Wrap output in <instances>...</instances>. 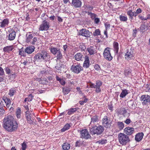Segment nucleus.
Wrapping results in <instances>:
<instances>
[{"instance_id": "1", "label": "nucleus", "mask_w": 150, "mask_h": 150, "mask_svg": "<svg viewBox=\"0 0 150 150\" xmlns=\"http://www.w3.org/2000/svg\"><path fill=\"white\" fill-rule=\"evenodd\" d=\"M13 119V116L9 115L5 116L3 120L4 127L7 131L11 132L16 130L18 127L17 123L14 124Z\"/></svg>"}, {"instance_id": "2", "label": "nucleus", "mask_w": 150, "mask_h": 150, "mask_svg": "<svg viewBox=\"0 0 150 150\" xmlns=\"http://www.w3.org/2000/svg\"><path fill=\"white\" fill-rule=\"evenodd\" d=\"M118 137L120 143L122 145H125L130 141L129 137L124 133H120Z\"/></svg>"}, {"instance_id": "3", "label": "nucleus", "mask_w": 150, "mask_h": 150, "mask_svg": "<svg viewBox=\"0 0 150 150\" xmlns=\"http://www.w3.org/2000/svg\"><path fill=\"white\" fill-rule=\"evenodd\" d=\"M104 131V128L103 126L100 125L98 127L95 126L90 129V132L91 134H100Z\"/></svg>"}, {"instance_id": "4", "label": "nucleus", "mask_w": 150, "mask_h": 150, "mask_svg": "<svg viewBox=\"0 0 150 150\" xmlns=\"http://www.w3.org/2000/svg\"><path fill=\"white\" fill-rule=\"evenodd\" d=\"M48 53L45 51H42L40 53H37L35 56V59L38 61L45 60L47 57Z\"/></svg>"}, {"instance_id": "5", "label": "nucleus", "mask_w": 150, "mask_h": 150, "mask_svg": "<svg viewBox=\"0 0 150 150\" xmlns=\"http://www.w3.org/2000/svg\"><path fill=\"white\" fill-rule=\"evenodd\" d=\"M102 85V83L99 80L96 81V84L92 83L89 84L90 87L92 88H96L95 91L97 93H99L100 92L101 89L100 87Z\"/></svg>"}, {"instance_id": "6", "label": "nucleus", "mask_w": 150, "mask_h": 150, "mask_svg": "<svg viewBox=\"0 0 150 150\" xmlns=\"http://www.w3.org/2000/svg\"><path fill=\"white\" fill-rule=\"evenodd\" d=\"M16 37V32L12 29H10L8 31L6 35L8 40L11 41L14 39Z\"/></svg>"}, {"instance_id": "7", "label": "nucleus", "mask_w": 150, "mask_h": 150, "mask_svg": "<svg viewBox=\"0 0 150 150\" xmlns=\"http://www.w3.org/2000/svg\"><path fill=\"white\" fill-rule=\"evenodd\" d=\"M27 38L26 40V42L27 43L30 42V44L33 45H35V43L37 40V38L36 37L33 38V36L32 34H30L28 35V33L26 35Z\"/></svg>"}, {"instance_id": "8", "label": "nucleus", "mask_w": 150, "mask_h": 150, "mask_svg": "<svg viewBox=\"0 0 150 150\" xmlns=\"http://www.w3.org/2000/svg\"><path fill=\"white\" fill-rule=\"evenodd\" d=\"M91 137L88 132V130L86 129H82L80 131V137L84 139H88Z\"/></svg>"}, {"instance_id": "9", "label": "nucleus", "mask_w": 150, "mask_h": 150, "mask_svg": "<svg viewBox=\"0 0 150 150\" xmlns=\"http://www.w3.org/2000/svg\"><path fill=\"white\" fill-rule=\"evenodd\" d=\"M109 48L108 47L106 48L104 50L103 56L105 59L108 61H111L112 58L110 53Z\"/></svg>"}, {"instance_id": "10", "label": "nucleus", "mask_w": 150, "mask_h": 150, "mask_svg": "<svg viewBox=\"0 0 150 150\" xmlns=\"http://www.w3.org/2000/svg\"><path fill=\"white\" fill-rule=\"evenodd\" d=\"M71 69L74 72L78 74L83 70V68L80 64H78L76 65H72L71 67Z\"/></svg>"}, {"instance_id": "11", "label": "nucleus", "mask_w": 150, "mask_h": 150, "mask_svg": "<svg viewBox=\"0 0 150 150\" xmlns=\"http://www.w3.org/2000/svg\"><path fill=\"white\" fill-rule=\"evenodd\" d=\"M102 122L103 125V126L108 128L110 127L111 126V124L112 123V121L107 116H105L103 118Z\"/></svg>"}, {"instance_id": "12", "label": "nucleus", "mask_w": 150, "mask_h": 150, "mask_svg": "<svg viewBox=\"0 0 150 150\" xmlns=\"http://www.w3.org/2000/svg\"><path fill=\"white\" fill-rule=\"evenodd\" d=\"M133 52V50L131 48L130 49H128L125 55V59L127 60H130L132 59H134V57Z\"/></svg>"}, {"instance_id": "13", "label": "nucleus", "mask_w": 150, "mask_h": 150, "mask_svg": "<svg viewBox=\"0 0 150 150\" xmlns=\"http://www.w3.org/2000/svg\"><path fill=\"white\" fill-rule=\"evenodd\" d=\"M49 28V24L46 20L44 21L40 25L39 30L41 31L47 30Z\"/></svg>"}, {"instance_id": "14", "label": "nucleus", "mask_w": 150, "mask_h": 150, "mask_svg": "<svg viewBox=\"0 0 150 150\" xmlns=\"http://www.w3.org/2000/svg\"><path fill=\"white\" fill-rule=\"evenodd\" d=\"M141 100L143 105H147L150 103V96L147 95H142L141 97Z\"/></svg>"}, {"instance_id": "15", "label": "nucleus", "mask_w": 150, "mask_h": 150, "mask_svg": "<svg viewBox=\"0 0 150 150\" xmlns=\"http://www.w3.org/2000/svg\"><path fill=\"white\" fill-rule=\"evenodd\" d=\"M91 121L90 124V125L94 126L97 124L99 121L98 116L97 115L92 116L91 117Z\"/></svg>"}, {"instance_id": "16", "label": "nucleus", "mask_w": 150, "mask_h": 150, "mask_svg": "<svg viewBox=\"0 0 150 150\" xmlns=\"http://www.w3.org/2000/svg\"><path fill=\"white\" fill-rule=\"evenodd\" d=\"M79 35L86 37H89L90 36L91 33L89 31L85 29H82L79 32Z\"/></svg>"}, {"instance_id": "17", "label": "nucleus", "mask_w": 150, "mask_h": 150, "mask_svg": "<svg viewBox=\"0 0 150 150\" xmlns=\"http://www.w3.org/2000/svg\"><path fill=\"white\" fill-rule=\"evenodd\" d=\"M26 118L28 122L30 124H32L34 122V119L32 118V115L29 112H27L25 114Z\"/></svg>"}, {"instance_id": "18", "label": "nucleus", "mask_w": 150, "mask_h": 150, "mask_svg": "<svg viewBox=\"0 0 150 150\" xmlns=\"http://www.w3.org/2000/svg\"><path fill=\"white\" fill-rule=\"evenodd\" d=\"M134 130L133 128L129 127L125 128L124 129V132L127 135H131L134 132Z\"/></svg>"}, {"instance_id": "19", "label": "nucleus", "mask_w": 150, "mask_h": 150, "mask_svg": "<svg viewBox=\"0 0 150 150\" xmlns=\"http://www.w3.org/2000/svg\"><path fill=\"white\" fill-rule=\"evenodd\" d=\"M2 100L5 103L6 108H9L11 105V101L10 99L6 96H4L2 98Z\"/></svg>"}, {"instance_id": "20", "label": "nucleus", "mask_w": 150, "mask_h": 150, "mask_svg": "<svg viewBox=\"0 0 150 150\" xmlns=\"http://www.w3.org/2000/svg\"><path fill=\"white\" fill-rule=\"evenodd\" d=\"M14 48V47L13 45L6 46L3 48V51L6 53H9Z\"/></svg>"}, {"instance_id": "21", "label": "nucleus", "mask_w": 150, "mask_h": 150, "mask_svg": "<svg viewBox=\"0 0 150 150\" xmlns=\"http://www.w3.org/2000/svg\"><path fill=\"white\" fill-rule=\"evenodd\" d=\"M72 4L75 8L79 7L81 6V2L80 0H72Z\"/></svg>"}, {"instance_id": "22", "label": "nucleus", "mask_w": 150, "mask_h": 150, "mask_svg": "<svg viewBox=\"0 0 150 150\" xmlns=\"http://www.w3.org/2000/svg\"><path fill=\"white\" fill-rule=\"evenodd\" d=\"M90 65V60L89 57L86 55L85 57V61L83 64V67L85 68L89 67Z\"/></svg>"}, {"instance_id": "23", "label": "nucleus", "mask_w": 150, "mask_h": 150, "mask_svg": "<svg viewBox=\"0 0 150 150\" xmlns=\"http://www.w3.org/2000/svg\"><path fill=\"white\" fill-rule=\"evenodd\" d=\"M35 48L33 46H29L26 47L25 52L28 54H31L34 51Z\"/></svg>"}, {"instance_id": "24", "label": "nucleus", "mask_w": 150, "mask_h": 150, "mask_svg": "<svg viewBox=\"0 0 150 150\" xmlns=\"http://www.w3.org/2000/svg\"><path fill=\"white\" fill-rule=\"evenodd\" d=\"M1 23L0 26L1 28H4L7 27L9 23L8 20L7 18L5 19Z\"/></svg>"}, {"instance_id": "25", "label": "nucleus", "mask_w": 150, "mask_h": 150, "mask_svg": "<svg viewBox=\"0 0 150 150\" xmlns=\"http://www.w3.org/2000/svg\"><path fill=\"white\" fill-rule=\"evenodd\" d=\"M75 59L78 61L83 60V57L82 54L80 53H77L75 56Z\"/></svg>"}, {"instance_id": "26", "label": "nucleus", "mask_w": 150, "mask_h": 150, "mask_svg": "<svg viewBox=\"0 0 150 150\" xmlns=\"http://www.w3.org/2000/svg\"><path fill=\"white\" fill-rule=\"evenodd\" d=\"M87 51L90 55L94 54L96 53V50L95 48L93 46H91L87 48Z\"/></svg>"}, {"instance_id": "27", "label": "nucleus", "mask_w": 150, "mask_h": 150, "mask_svg": "<svg viewBox=\"0 0 150 150\" xmlns=\"http://www.w3.org/2000/svg\"><path fill=\"white\" fill-rule=\"evenodd\" d=\"M144 134L143 133H141L136 134L135 136V140L139 142L143 138Z\"/></svg>"}, {"instance_id": "28", "label": "nucleus", "mask_w": 150, "mask_h": 150, "mask_svg": "<svg viewBox=\"0 0 150 150\" xmlns=\"http://www.w3.org/2000/svg\"><path fill=\"white\" fill-rule=\"evenodd\" d=\"M50 49L51 52L54 55L56 54L58 50H59V49L57 47H51L50 48Z\"/></svg>"}, {"instance_id": "29", "label": "nucleus", "mask_w": 150, "mask_h": 150, "mask_svg": "<svg viewBox=\"0 0 150 150\" xmlns=\"http://www.w3.org/2000/svg\"><path fill=\"white\" fill-rule=\"evenodd\" d=\"M128 94V91L126 89H122V92L120 95V97L123 98Z\"/></svg>"}, {"instance_id": "30", "label": "nucleus", "mask_w": 150, "mask_h": 150, "mask_svg": "<svg viewBox=\"0 0 150 150\" xmlns=\"http://www.w3.org/2000/svg\"><path fill=\"white\" fill-rule=\"evenodd\" d=\"M17 90L15 88H11L9 91L8 95L11 97L13 96L16 92Z\"/></svg>"}, {"instance_id": "31", "label": "nucleus", "mask_w": 150, "mask_h": 150, "mask_svg": "<svg viewBox=\"0 0 150 150\" xmlns=\"http://www.w3.org/2000/svg\"><path fill=\"white\" fill-rule=\"evenodd\" d=\"M78 109L77 108H71L68 110L67 113L68 115H70L73 114Z\"/></svg>"}, {"instance_id": "32", "label": "nucleus", "mask_w": 150, "mask_h": 150, "mask_svg": "<svg viewBox=\"0 0 150 150\" xmlns=\"http://www.w3.org/2000/svg\"><path fill=\"white\" fill-rule=\"evenodd\" d=\"M113 45L114 48V51L116 53H117L119 50L118 43L116 42H114L113 43Z\"/></svg>"}, {"instance_id": "33", "label": "nucleus", "mask_w": 150, "mask_h": 150, "mask_svg": "<svg viewBox=\"0 0 150 150\" xmlns=\"http://www.w3.org/2000/svg\"><path fill=\"white\" fill-rule=\"evenodd\" d=\"M70 124L67 123L65 125L64 127L61 130V132H64L69 129L71 127Z\"/></svg>"}, {"instance_id": "34", "label": "nucleus", "mask_w": 150, "mask_h": 150, "mask_svg": "<svg viewBox=\"0 0 150 150\" xmlns=\"http://www.w3.org/2000/svg\"><path fill=\"white\" fill-rule=\"evenodd\" d=\"M127 14L129 16L130 18L131 19H133L134 16H136V13H135L134 12H132L131 10L128 11L127 12Z\"/></svg>"}, {"instance_id": "35", "label": "nucleus", "mask_w": 150, "mask_h": 150, "mask_svg": "<svg viewBox=\"0 0 150 150\" xmlns=\"http://www.w3.org/2000/svg\"><path fill=\"white\" fill-rule=\"evenodd\" d=\"M70 144L67 143H64L62 146V148L64 150H69L70 148Z\"/></svg>"}, {"instance_id": "36", "label": "nucleus", "mask_w": 150, "mask_h": 150, "mask_svg": "<svg viewBox=\"0 0 150 150\" xmlns=\"http://www.w3.org/2000/svg\"><path fill=\"white\" fill-rule=\"evenodd\" d=\"M16 115L18 118H20L21 116V111L19 108L16 110Z\"/></svg>"}, {"instance_id": "37", "label": "nucleus", "mask_w": 150, "mask_h": 150, "mask_svg": "<svg viewBox=\"0 0 150 150\" xmlns=\"http://www.w3.org/2000/svg\"><path fill=\"white\" fill-rule=\"evenodd\" d=\"M117 125L120 130L122 129L124 127V124L122 122H117Z\"/></svg>"}, {"instance_id": "38", "label": "nucleus", "mask_w": 150, "mask_h": 150, "mask_svg": "<svg viewBox=\"0 0 150 150\" xmlns=\"http://www.w3.org/2000/svg\"><path fill=\"white\" fill-rule=\"evenodd\" d=\"M128 105L130 108L134 109L135 108V105L132 101H130L128 103Z\"/></svg>"}, {"instance_id": "39", "label": "nucleus", "mask_w": 150, "mask_h": 150, "mask_svg": "<svg viewBox=\"0 0 150 150\" xmlns=\"http://www.w3.org/2000/svg\"><path fill=\"white\" fill-rule=\"evenodd\" d=\"M131 72V70L129 68L126 67L125 68V71H124V74L125 75H129L130 74Z\"/></svg>"}, {"instance_id": "40", "label": "nucleus", "mask_w": 150, "mask_h": 150, "mask_svg": "<svg viewBox=\"0 0 150 150\" xmlns=\"http://www.w3.org/2000/svg\"><path fill=\"white\" fill-rule=\"evenodd\" d=\"M56 54L57 59H60L62 58V55L60 49L58 50Z\"/></svg>"}, {"instance_id": "41", "label": "nucleus", "mask_w": 150, "mask_h": 150, "mask_svg": "<svg viewBox=\"0 0 150 150\" xmlns=\"http://www.w3.org/2000/svg\"><path fill=\"white\" fill-rule=\"evenodd\" d=\"M70 91V89L68 87H66L63 88V92L64 95L67 94Z\"/></svg>"}, {"instance_id": "42", "label": "nucleus", "mask_w": 150, "mask_h": 150, "mask_svg": "<svg viewBox=\"0 0 150 150\" xmlns=\"http://www.w3.org/2000/svg\"><path fill=\"white\" fill-rule=\"evenodd\" d=\"M16 75L15 73L12 72L9 76V79L11 80H13L16 77Z\"/></svg>"}, {"instance_id": "43", "label": "nucleus", "mask_w": 150, "mask_h": 150, "mask_svg": "<svg viewBox=\"0 0 150 150\" xmlns=\"http://www.w3.org/2000/svg\"><path fill=\"white\" fill-rule=\"evenodd\" d=\"M93 35L94 36H97L100 35V31L99 29H96L95 32L93 33Z\"/></svg>"}, {"instance_id": "44", "label": "nucleus", "mask_w": 150, "mask_h": 150, "mask_svg": "<svg viewBox=\"0 0 150 150\" xmlns=\"http://www.w3.org/2000/svg\"><path fill=\"white\" fill-rule=\"evenodd\" d=\"M120 21H127V18L126 16L122 15L120 16Z\"/></svg>"}, {"instance_id": "45", "label": "nucleus", "mask_w": 150, "mask_h": 150, "mask_svg": "<svg viewBox=\"0 0 150 150\" xmlns=\"http://www.w3.org/2000/svg\"><path fill=\"white\" fill-rule=\"evenodd\" d=\"M88 15L90 16L91 18L93 19H94L96 16V14L91 13H88Z\"/></svg>"}, {"instance_id": "46", "label": "nucleus", "mask_w": 150, "mask_h": 150, "mask_svg": "<svg viewBox=\"0 0 150 150\" xmlns=\"http://www.w3.org/2000/svg\"><path fill=\"white\" fill-rule=\"evenodd\" d=\"M105 30H108L110 28V25L108 22H106L105 23Z\"/></svg>"}, {"instance_id": "47", "label": "nucleus", "mask_w": 150, "mask_h": 150, "mask_svg": "<svg viewBox=\"0 0 150 150\" xmlns=\"http://www.w3.org/2000/svg\"><path fill=\"white\" fill-rule=\"evenodd\" d=\"M107 140L106 139H101L99 141V142L101 144H105L107 142Z\"/></svg>"}, {"instance_id": "48", "label": "nucleus", "mask_w": 150, "mask_h": 150, "mask_svg": "<svg viewBox=\"0 0 150 150\" xmlns=\"http://www.w3.org/2000/svg\"><path fill=\"white\" fill-rule=\"evenodd\" d=\"M5 111L3 108H0V115H3L4 114Z\"/></svg>"}, {"instance_id": "49", "label": "nucleus", "mask_w": 150, "mask_h": 150, "mask_svg": "<svg viewBox=\"0 0 150 150\" xmlns=\"http://www.w3.org/2000/svg\"><path fill=\"white\" fill-rule=\"evenodd\" d=\"M22 149L23 150H25L27 147V145L25 142H23L22 144Z\"/></svg>"}, {"instance_id": "50", "label": "nucleus", "mask_w": 150, "mask_h": 150, "mask_svg": "<svg viewBox=\"0 0 150 150\" xmlns=\"http://www.w3.org/2000/svg\"><path fill=\"white\" fill-rule=\"evenodd\" d=\"M33 96H32V94H30L28 97L27 98L28 99V101H30L32 100L33 99Z\"/></svg>"}, {"instance_id": "51", "label": "nucleus", "mask_w": 150, "mask_h": 150, "mask_svg": "<svg viewBox=\"0 0 150 150\" xmlns=\"http://www.w3.org/2000/svg\"><path fill=\"white\" fill-rule=\"evenodd\" d=\"M5 70L7 74H9L11 73V70L8 67H6L5 69Z\"/></svg>"}, {"instance_id": "52", "label": "nucleus", "mask_w": 150, "mask_h": 150, "mask_svg": "<svg viewBox=\"0 0 150 150\" xmlns=\"http://www.w3.org/2000/svg\"><path fill=\"white\" fill-rule=\"evenodd\" d=\"M81 145V142L80 141H78L76 142L75 146L76 147H79Z\"/></svg>"}, {"instance_id": "53", "label": "nucleus", "mask_w": 150, "mask_h": 150, "mask_svg": "<svg viewBox=\"0 0 150 150\" xmlns=\"http://www.w3.org/2000/svg\"><path fill=\"white\" fill-rule=\"evenodd\" d=\"M4 74V72L3 69L0 67V76H2Z\"/></svg>"}, {"instance_id": "54", "label": "nucleus", "mask_w": 150, "mask_h": 150, "mask_svg": "<svg viewBox=\"0 0 150 150\" xmlns=\"http://www.w3.org/2000/svg\"><path fill=\"white\" fill-rule=\"evenodd\" d=\"M140 29L142 32H143L145 31V26L144 25H142L140 27Z\"/></svg>"}, {"instance_id": "55", "label": "nucleus", "mask_w": 150, "mask_h": 150, "mask_svg": "<svg viewBox=\"0 0 150 150\" xmlns=\"http://www.w3.org/2000/svg\"><path fill=\"white\" fill-rule=\"evenodd\" d=\"M5 107L4 105V102L2 100H0V108Z\"/></svg>"}, {"instance_id": "56", "label": "nucleus", "mask_w": 150, "mask_h": 150, "mask_svg": "<svg viewBox=\"0 0 150 150\" xmlns=\"http://www.w3.org/2000/svg\"><path fill=\"white\" fill-rule=\"evenodd\" d=\"M19 54L21 55V56H25V53L23 51L20 50L19 51Z\"/></svg>"}, {"instance_id": "57", "label": "nucleus", "mask_w": 150, "mask_h": 150, "mask_svg": "<svg viewBox=\"0 0 150 150\" xmlns=\"http://www.w3.org/2000/svg\"><path fill=\"white\" fill-rule=\"evenodd\" d=\"M141 12H142V10H141V9L140 8H139L137 9L136 11L134 13H136V16H137V15L138 14H139V13H141Z\"/></svg>"}, {"instance_id": "58", "label": "nucleus", "mask_w": 150, "mask_h": 150, "mask_svg": "<svg viewBox=\"0 0 150 150\" xmlns=\"http://www.w3.org/2000/svg\"><path fill=\"white\" fill-rule=\"evenodd\" d=\"M94 22L96 24H98L100 21L99 18H96L94 19Z\"/></svg>"}, {"instance_id": "59", "label": "nucleus", "mask_w": 150, "mask_h": 150, "mask_svg": "<svg viewBox=\"0 0 150 150\" xmlns=\"http://www.w3.org/2000/svg\"><path fill=\"white\" fill-rule=\"evenodd\" d=\"M94 68L97 70H100V66L98 64H96L94 66Z\"/></svg>"}, {"instance_id": "60", "label": "nucleus", "mask_w": 150, "mask_h": 150, "mask_svg": "<svg viewBox=\"0 0 150 150\" xmlns=\"http://www.w3.org/2000/svg\"><path fill=\"white\" fill-rule=\"evenodd\" d=\"M124 122L126 124H129L130 123L131 121L129 119H127Z\"/></svg>"}, {"instance_id": "61", "label": "nucleus", "mask_w": 150, "mask_h": 150, "mask_svg": "<svg viewBox=\"0 0 150 150\" xmlns=\"http://www.w3.org/2000/svg\"><path fill=\"white\" fill-rule=\"evenodd\" d=\"M63 48L64 50V52L65 53L67 49V45H65L63 46Z\"/></svg>"}, {"instance_id": "62", "label": "nucleus", "mask_w": 150, "mask_h": 150, "mask_svg": "<svg viewBox=\"0 0 150 150\" xmlns=\"http://www.w3.org/2000/svg\"><path fill=\"white\" fill-rule=\"evenodd\" d=\"M137 32V31L135 29L133 30V35L134 37H135L136 36V34Z\"/></svg>"}, {"instance_id": "63", "label": "nucleus", "mask_w": 150, "mask_h": 150, "mask_svg": "<svg viewBox=\"0 0 150 150\" xmlns=\"http://www.w3.org/2000/svg\"><path fill=\"white\" fill-rule=\"evenodd\" d=\"M59 82L61 84V85H64L65 84V82L62 79V80L60 81Z\"/></svg>"}, {"instance_id": "64", "label": "nucleus", "mask_w": 150, "mask_h": 150, "mask_svg": "<svg viewBox=\"0 0 150 150\" xmlns=\"http://www.w3.org/2000/svg\"><path fill=\"white\" fill-rule=\"evenodd\" d=\"M13 106V103L12 104V106L9 109V111L10 112H12V111L14 110V108Z\"/></svg>"}]
</instances>
